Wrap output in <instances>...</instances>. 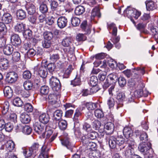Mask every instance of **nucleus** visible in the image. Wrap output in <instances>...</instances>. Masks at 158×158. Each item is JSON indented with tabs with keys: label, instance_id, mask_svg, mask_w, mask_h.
Masks as SVG:
<instances>
[{
	"label": "nucleus",
	"instance_id": "7ed1b4c3",
	"mask_svg": "<svg viewBox=\"0 0 158 158\" xmlns=\"http://www.w3.org/2000/svg\"><path fill=\"white\" fill-rule=\"evenodd\" d=\"M40 145L38 143H34L29 148V150L23 151V152L24 156L30 157L33 155L35 156L37 152L38 151Z\"/></svg>",
	"mask_w": 158,
	"mask_h": 158
},
{
	"label": "nucleus",
	"instance_id": "864d4df0",
	"mask_svg": "<svg viewBox=\"0 0 158 158\" xmlns=\"http://www.w3.org/2000/svg\"><path fill=\"white\" fill-rule=\"evenodd\" d=\"M49 91V88L48 86L43 85L40 89V93L42 94H47Z\"/></svg>",
	"mask_w": 158,
	"mask_h": 158
},
{
	"label": "nucleus",
	"instance_id": "e2e57ef3",
	"mask_svg": "<svg viewBox=\"0 0 158 158\" xmlns=\"http://www.w3.org/2000/svg\"><path fill=\"white\" fill-rule=\"evenodd\" d=\"M140 139L144 143L148 140V135L146 133L144 132H143L141 134L140 137Z\"/></svg>",
	"mask_w": 158,
	"mask_h": 158
},
{
	"label": "nucleus",
	"instance_id": "4d7b16f0",
	"mask_svg": "<svg viewBox=\"0 0 158 158\" xmlns=\"http://www.w3.org/2000/svg\"><path fill=\"white\" fill-rule=\"evenodd\" d=\"M98 135V133L94 131H92L87 134V137L92 140L95 139Z\"/></svg>",
	"mask_w": 158,
	"mask_h": 158
},
{
	"label": "nucleus",
	"instance_id": "f8f14e48",
	"mask_svg": "<svg viewBox=\"0 0 158 158\" xmlns=\"http://www.w3.org/2000/svg\"><path fill=\"white\" fill-rule=\"evenodd\" d=\"M107 139L108 140L110 148L112 149L116 148L117 149H118L116 137L110 136L107 137Z\"/></svg>",
	"mask_w": 158,
	"mask_h": 158
},
{
	"label": "nucleus",
	"instance_id": "7c9ffc66",
	"mask_svg": "<svg viewBox=\"0 0 158 158\" xmlns=\"http://www.w3.org/2000/svg\"><path fill=\"white\" fill-rule=\"evenodd\" d=\"M13 105L16 106L21 107L23 105V102L20 98L16 97L12 100Z\"/></svg>",
	"mask_w": 158,
	"mask_h": 158
},
{
	"label": "nucleus",
	"instance_id": "c03bdc74",
	"mask_svg": "<svg viewBox=\"0 0 158 158\" xmlns=\"http://www.w3.org/2000/svg\"><path fill=\"white\" fill-rule=\"evenodd\" d=\"M71 21L72 25L74 27H77L78 26L80 23V19L76 17L72 18Z\"/></svg>",
	"mask_w": 158,
	"mask_h": 158
},
{
	"label": "nucleus",
	"instance_id": "f03ea898",
	"mask_svg": "<svg viewBox=\"0 0 158 158\" xmlns=\"http://www.w3.org/2000/svg\"><path fill=\"white\" fill-rule=\"evenodd\" d=\"M33 69L34 72L38 73L39 75L43 78H45L47 76L48 71L46 67L41 64H38L34 67Z\"/></svg>",
	"mask_w": 158,
	"mask_h": 158
},
{
	"label": "nucleus",
	"instance_id": "f3484780",
	"mask_svg": "<svg viewBox=\"0 0 158 158\" xmlns=\"http://www.w3.org/2000/svg\"><path fill=\"white\" fill-rule=\"evenodd\" d=\"M13 51V48L10 44H7L3 48L4 54L6 55H10L12 54Z\"/></svg>",
	"mask_w": 158,
	"mask_h": 158
},
{
	"label": "nucleus",
	"instance_id": "9d476101",
	"mask_svg": "<svg viewBox=\"0 0 158 158\" xmlns=\"http://www.w3.org/2000/svg\"><path fill=\"white\" fill-rule=\"evenodd\" d=\"M116 142L117 143V147H118V149L121 150L125 148L126 145L124 143V140L123 136L121 135L118 136L116 137Z\"/></svg>",
	"mask_w": 158,
	"mask_h": 158
},
{
	"label": "nucleus",
	"instance_id": "2f4dec72",
	"mask_svg": "<svg viewBox=\"0 0 158 158\" xmlns=\"http://www.w3.org/2000/svg\"><path fill=\"white\" fill-rule=\"evenodd\" d=\"M23 86L25 90L29 91L33 87V83L30 81H26L24 82Z\"/></svg>",
	"mask_w": 158,
	"mask_h": 158
},
{
	"label": "nucleus",
	"instance_id": "49530a36",
	"mask_svg": "<svg viewBox=\"0 0 158 158\" xmlns=\"http://www.w3.org/2000/svg\"><path fill=\"white\" fill-rule=\"evenodd\" d=\"M98 81L97 77L94 76H93L90 77V84L92 86H95L98 84Z\"/></svg>",
	"mask_w": 158,
	"mask_h": 158
},
{
	"label": "nucleus",
	"instance_id": "aec40b11",
	"mask_svg": "<svg viewBox=\"0 0 158 158\" xmlns=\"http://www.w3.org/2000/svg\"><path fill=\"white\" fill-rule=\"evenodd\" d=\"M62 111L60 110H57L53 114V120L54 122L55 121H59L61 119L62 116Z\"/></svg>",
	"mask_w": 158,
	"mask_h": 158
},
{
	"label": "nucleus",
	"instance_id": "473e14b6",
	"mask_svg": "<svg viewBox=\"0 0 158 158\" xmlns=\"http://www.w3.org/2000/svg\"><path fill=\"white\" fill-rule=\"evenodd\" d=\"M85 11L84 7L81 6H77L74 11L76 15H80L82 14Z\"/></svg>",
	"mask_w": 158,
	"mask_h": 158
},
{
	"label": "nucleus",
	"instance_id": "ddd939ff",
	"mask_svg": "<svg viewBox=\"0 0 158 158\" xmlns=\"http://www.w3.org/2000/svg\"><path fill=\"white\" fill-rule=\"evenodd\" d=\"M58 93H55V94H50L48 96L47 98L48 102L50 104L53 105L56 103L57 99V95Z\"/></svg>",
	"mask_w": 158,
	"mask_h": 158
},
{
	"label": "nucleus",
	"instance_id": "6e6d98bb",
	"mask_svg": "<svg viewBox=\"0 0 158 158\" xmlns=\"http://www.w3.org/2000/svg\"><path fill=\"white\" fill-rule=\"evenodd\" d=\"M9 103L7 102H5L3 104L2 110V113L3 114H7L9 110Z\"/></svg>",
	"mask_w": 158,
	"mask_h": 158
},
{
	"label": "nucleus",
	"instance_id": "3c124183",
	"mask_svg": "<svg viewBox=\"0 0 158 158\" xmlns=\"http://www.w3.org/2000/svg\"><path fill=\"white\" fill-rule=\"evenodd\" d=\"M44 39L51 41L53 37L52 33L50 31H46L44 33Z\"/></svg>",
	"mask_w": 158,
	"mask_h": 158
},
{
	"label": "nucleus",
	"instance_id": "ea45409f",
	"mask_svg": "<svg viewBox=\"0 0 158 158\" xmlns=\"http://www.w3.org/2000/svg\"><path fill=\"white\" fill-rule=\"evenodd\" d=\"M71 43V40L69 37H65L62 40L61 44L64 47H68Z\"/></svg>",
	"mask_w": 158,
	"mask_h": 158
},
{
	"label": "nucleus",
	"instance_id": "20e7f679",
	"mask_svg": "<svg viewBox=\"0 0 158 158\" xmlns=\"http://www.w3.org/2000/svg\"><path fill=\"white\" fill-rule=\"evenodd\" d=\"M35 131L39 135H41L42 136L45 135V133L48 127L45 125L41 124L39 123H35L34 125Z\"/></svg>",
	"mask_w": 158,
	"mask_h": 158
},
{
	"label": "nucleus",
	"instance_id": "37998d69",
	"mask_svg": "<svg viewBox=\"0 0 158 158\" xmlns=\"http://www.w3.org/2000/svg\"><path fill=\"white\" fill-rule=\"evenodd\" d=\"M23 34L25 37L27 38L30 39L31 38L32 36V32L29 29H25L24 32H23Z\"/></svg>",
	"mask_w": 158,
	"mask_h": 158
},
{
	"label": "nucleus",
	"instance_id": "6e6552de",
	"mask_svg": "<svg viewBox=\"0 0 158 158\" xmlns=\"http://www.w3.org/2000/svg\"><path fill=\"white\" fill-rule=\"evenodd\" d=\"M10 41L12 44L15 46H18L21 43V39L19 35L15 34L11 35Z\"/></svg>",
	"mask_w": 158,
	"mask_h": 158
},
{
	"label": "nucleus",
	"instance_id": "a878e982",
	"mask_svg": "<svg viewBox=\"0 0 158 158\" xmlns=\"http://www.w3.org/2000/svg\"><path fill=\"white\" fill-rule=\"evenodd\" d=\"M134 149L127 148L126 150L123 152V156L126 158H132L134 155Z\"/></svg>",
	"mask_w": 158,
	"mask_h": 158
},
{
	"label": "nucleus",
	"instance_id": "5701e85b",
	"mask_svg": "<svg viewBox=\"0 0 158 158\" xmlns=\"http://www.w3.org/2000/svg\"><path fill=\"white\" fill-rule=\"evenodd\" d=\"M58 123L59 127L60 129L62 130H65L67 128V123L65 120L57 121L56 123V125L52 127V128H56L57 126L56 123Z\"/></svg>",
	"mask_w": 158,
	"mask_h": 158
},
{
	"label": "nucleus",
	"instance_id": "dca6fc26",
	"mask_svg": "<svg viewBox=\"0 0 158 158\" xmlns=\"http://www.w3.org/2000/svg\"><path fill=\"white\" fill-rule=\"evenodd\" d=\"M39 119L40 122L44 124H46L49 121L50 117L48 114L43 113L40 115Z\"/></svg>",
	"mask_w": 158,
	"mask_h": 158
},
{
	"label": "nucleus",
	"instance_id": "603ef678",
	"mask_svg": "<svg viewBox=\"0 0 158 158\" xmlns=\"http://www.w3.org/2000/svg\"><path fill=\"white\" fill-rule=\"evenodd\" d=\"M39 9L40 11L43 14L47 13L48 10L47 5L43 3L40 5Z\"/></svg>",
	"mask_w": 158,
	"mask_h": 158
},
{
	"label": "nucleus",
	"instance_id": "5fc2aeb1",
	"mask_svg": "<svg viewBox=\"0 0 158 158\" xmlns=\"http://www.w3.org/2000/svg\"><path fill=\"white\" fill-rule=\"evenodd\" d=\"M50 86L54 92H56L59 93L61 88V84L60 82H59L58 85L56 84Z\"/></svg>",
	"mask_w": 158,
	"mask_h": 158
},
{
	"label": "nucleus",
	"instance_id": "69168bd1",
	"mask_svg": "<svg viewBox=\"0 0 158 158\" xmlns=\"http://www.w3.org/2000/svg\"><path fill=\"white\" fill-rule=\"evenodd\" d=\"M101 125L100 122L98 120H94L92 124L93 128L96 130H98L99 129Z\"/></svg>",
	"mask_w": 158,
	"mask_h": 158
},
{
	"label": "nucleus",
	"instance_id": "58836bf2",
	"mask_svg": "<svg viewBox=\"0 0 158 158\" xmlns=\"http://www.w3.org/2000/svg\"><path fill=\"white\" fill-rule=\"evenodd\" d=\"M41 53L38 50L37 51L35 50L33 48H31L29 49L27 52V56L29 57H32L35 55L40 54Z\"/></svg>",
	"mask_w": 158,
	"mask_h": 158
},
{
	"label": "nucleus",
	"instance_id": "b1692460",
	"mask_svg": "<svg viewBox=\"0 0 158 158\" xmlns=\"http://www.w3.org/2000/svg\"><path fill=\"white\" fill-rule=\"evenodd\" d=\"M101 16L100 10L98 7H96L92 10L91 15V19L92 20L94 19L95 17L99 18Z\"/></svg>",
	"mask_w": 158,
	"mask_h": 158
},
{
	"label": "nucleus",
	"instance_id": "338daca9",
	"mask_svg": "<svg viewBox=\"0 0 158 158\" xmlns=\"http://www.w3.org/2000/svg\"><path fill=\"white\" fill-rule=\"evenodd\" d=\"M118 83L120 86L123 87L126 84V81L124 78L123 77H120L118 78Z\"/></svg>",
	"mask_w": 158,
	"mask_h": 158
},
{
	"label": "nucleus",
	"instance_id": "6ab92c4d",
	"mask_svg": "<svg viewBox=\"0 0 158 158\" xmlns=\"http://www.w3.org/2000/svg\"><path fill=\"white\" fill-rule=\"evenodd\" d=\"M2 19L3 22L8 24L11 22L12 17L10 14L7 13H5L3 15Z\"/></svg>",
	"mask_w": 158,
	"mask_h": 158
},
{
	"label": "nucleus",
	"instance_id": "052dcab7",
	"mask_svg": "<svg viewBox=\"0 0 158 158\" xmlns=\"http://www.w3.org/2000/svg\"><path fill=\"white\" fill-rule=\"evenodd\" d=\"M25 110L28 112H31L32 111L33 107L32 106L30 103H27L24 106Z\"/></svg>",
	"mask_w": 158,
	"mask_h": 158
},
{
	"label": "nucleus",
	"instance_id": "e433bc0d",
	"mask_svg": "<svg viewBox=\"0 0 158 158\" xmlns=\"http://www.w3.org/2000/svg\"><path fill=\"white\" fill-rule=\"evenodd\" d=\"M6 148L10 152L13 150L15 147V144L13 141L10 140L7 141L5 144Z\"/></svg>",
	"mask_w": 158,
	"mask_h": 158
},
{
	"label": "nucleus",
	"instance_id": "1a4fd4ad",
	"mask_svg": "<svg viewBox=\"0 0 158 158\" xmlns=\"http://www.w3.org/2000/svg\"><path fill=\"white\" fill-rule=\"evenodd\" d=\"M25 8L29 15H33L36 11V7L32 2H27L25 5Z\"/></svg>",
	"mask_w": 158,
	"mask_h": 158
},
{
	"label": "nucleus",
	"instance_id": "f704fd0d",
	"mask_svg": "<svg viewBox=\"0 0 158 158\" xmlns=\"http://www.w3.org/2000/svg\"><path fill=\"white\" fill-rule=\"evenodd\" d=\"M47 69L49 72L52 74V75H54V73H55V70L56 69V65L54 63H50L47 66Z\"/></svg>",
	"mask_w": 158,
	"mask_h": 158
},
{
	"label": "nucleus",
	"instance_id": "bf43d9fd",
	"mask_svg": "<svg viewBox=\"0 0 158 158\" xmlns=\"http://www.w3.org/2000/svg\"><path fill=\"white\" fill-rule=\"evenodd\" d=\"M76 38L77 41H81L86 40L87 37L84 34L79 33L77 35Z\"/></svg>",
	"mask_w": 158,
	"mask_h": 158
},
{
	"label": "nucleus",
	"instance_id": "393cba45",
	"mask_svg": "<svg viewBox=\"0 0 158 158\" xmlns=\"http://www.w3.org/2000/svg\"><path fill=\"white\" fill-rule=\"evenodd\" d=\"M3 92L5 96L8 98H10L13 95L12 90L9 86H6L4 88Z\"/></svg>",
	"mask_w": 158,
	"mask_h": 158
},
{
	"label": "nucleus",
	"instance_id": "8fccbe9b",
	"mask_svg": "<svg viewBox=\"0 0 158 158\" xmlns=\"http://www.w3.org/2000/svg\"><path fill=\"white\" fill-rule=\"evenodd\" d=\"M144 155V158H156L155 154L152 149H150Z\"/></svg>",
	"mask_w": 158,
	"mask_h": 158
},
{
	"label": "nucleus",
	"instance_id": "c9c22d12",
	"mask_svg": "<svg viewBox=\"0 0 158 158\" xmlns=\"http://www.w3.org/2000/svg\"><path fill=\"white\" fill-rule=\"evenodd\" d=\"M48 1L50 3V8L52 10H56L58 5V2L55 0H48Z\"/></svg>",
	"mask_w": 158,
	"mask_h": 158
},
{
	"label": "nucleus",
	"instance_id": "13d9d810",
	"mask_svg": "<svg viewBox=\"0 0 158 158\" xmlns=\"http://www.w3.org/2000/svg\"><path fill=\"white\" fill-rule=\"evenodd\" d=\"M110 29H112V35L113 36H116L117 34V28L115 27L114 23H112L109 26Z\"/></svg>",
	"mask_w": 158,
	"mask_h": 158
},
{
	"label": "nucleus",
	"instance_id": "2eb2a0df",
	"mask_svg": "<svg viewBox=\"0 0 158 158\" xmlns=\"http://www.w3.org/2000/svg\"><path fill=\"white\" fill-rule=\"evenodd\" d=\"M104 128L107 130L106 132L107 134H110L113 133L114 131V124L111 122L107 123L105 124Z\"/></svg>",
	"mask_w": 158,
	"mask_h": 158
},
{
	"label": "nucleus",
	"instance_id": "a18cd8bd",
	"mask_svg": "<svg viewBox=\"0 0 158 158\" xmlns=\"http://www.w3.org/2000/svg\"><path fill=\"white\" fill-rule=\"evenodd\" d=\"M144 91L142 89L135 91L133 94L134 97L135 98H139L144 95Z\"/></svg>",
	"mask_w": 158,
	"mask_h": 158
},
{
	"label": "nucleus",
	"instance_id": "de8ad7c7",
	"mask_svg": "<svg viewBox=\"0 0 158 158\" xmlns=\"http://www.w3.org/2000/svg\"><path fill=\"white\" fill-rule=\"evenodd\" d=\"M81 114V113L79 110L77 109L74 114V116L73 118V120L74 122V124L78 123H79L78 118L79 116Z\"/></svg>",
	"mask_w": 158,
	"mask_h": 158
},
{
	"label": "nucleus",
	"instance_id": "4468645a",
	"mask_svg": "<svg viewBox=\"0 0 158 158\" xmlns=\"http://www.w3.org/2000/svg\"><path fill=\"white\" fill-rule=\"evenodd\" d=\"M49 150V149L47 148L45 146H43L41 148V153L38 158H48Z\"/></svg>",
	"mask_w": 158,
	"mask_h": 158
},
{
	"label": "nucleus",
	"instance_id": "423d86ee",
	"mask_svg": "<svg viewBox=\"0 0 158 158\" xmlns=\"http://www.w3.org/2000/svg\"><path fill=\"white\" fill-rule=\"evenodd\" d=\"M68 20L65 16H60L57 20L58 26L60 28H63L66 27L67 24Z\"/></svg>",
	"mask_w": 158,
	"mask_h": 158
},
{
	"label": "nucleus",
	"instance_id": "72a5a7b5",
	"mask_svg": "<svg viewBox=\"0 0 158 158\" xmlns=\"http://www.w3.org/2000/svg\"><path fill=\"white\" fill-rule=\"evenodd\" d=\"M95 116L98 118L102 119L104 118V114L102 110L100 109H97L94 111Z\"/></svg>",
	"mask_w": 158,
	"mask_h": 158
},
{
	"label": "nucleus",
	"instance_id": "a19ab883",
	"mask_svg": "<svg viewBox=\"0 0 158 158\" xmlns=\"http://www.w3.org/2000/svg\"><path fill=\"white\" fill-rule=\"evenodd\" d=\"M31 128L30 126L27 125H23L22 131L25 134L29 135L31 133Z\"/></svg>",
	"mask_w": 158,
	"mask_h": 158
},
{
	"label": "nucleus",
	"instance_id": "09e8293b",
	"mask_svg": "<svg viewBox=\"0 0 158 158\" xmlns=\"http://www.w3.org/2000/svg\"><path fill=\"white\" fill-rule=\"evenodd\" d=\"M20 53L18 52H14L12 55V59L13 61L17 62L20 59Z\"/></svg>",
	"mask_w": 158,
	"mask_h": 158
},
{
	"label": "nucleus",
	"instance_id": "4be33fe9",
	"mask_svg": "<svg viewBox=\"0 0 158 158\" xmlns=\"http://www.w3.org/2000/svg\"><path fill=\"white\" fill-rule=\"evenodd\" d=\"M60 77L59 74H56V75H52L49 79V84L50 85L55 84H58L59 82H60L58 78V76Z\"/></svg>",
	"mask_w": 158,
	"mask_h": 158
},
{
	"label": "nucleus",
	"instance_id": "9b49d317",
	"mask_svg": "<svg viewBox=\"0 0 158 158\" xmlns=\"http://www.w3.org/2000/svg\"><path fill=\"white\" fill-rule=\"evenodd\" d=\"M61 143L62 145L66 147L68 149L71 150L73 147L70 142L69 138L68 136L64 137L60 139Z\"/></svg>",
	"mask_w": 158,
	"mask_h": 158
},
{
	"label": "nucleus",
	"instance_id": "79ce46f5",
	"mask_svg": "<svg viewBox=\"0 0 158 158\" xmlns=\"http://www.w3.org/2000/svg\"><path fill=\"white\" fill-rule=\"evenodd\" d=\"M107 79H110L112 83H115L118 78L117 74L116 73H111L107 77Z\"/></svg>",
	"mask_w": 158,
	"mask_h": 158
},
{
	"label": "nucleus",
	"instance_id": "0e129e2a",
	"mask_svg": "<svg viewBox=\"0 0 158 158\" xmlns=\"http://www.w3.org/2000/svg\"><path fill=\"white\" fill-rule=\"evenodd\" d=\"M52 44L51 41L44 40L42 42V45L43 47L48 48H49Z\"/></svg>",
	"mask_w": 158,
	"mask_h": 158
},
{
	"label": "nucleus",
	"instance_id": "bb28decb",
	"mask_svg": "<svg viewBox=\"0 0 158 158\" xmlns=\"http://www.w3.org/2000/svg\"><path fill=\"white\" fill-rule=\"evenodd\" d=\"M127 140L126 141V144L127 145V148H130L134 149V148L136 146V143L135 142L134 139L131 137L127 139Z\"/></svg>",
	"mask_w": 158,
	"mask_h": 158
},
{
	"label": "nucleus",
	"instance_id": "0eeeda50",
	"mask_svg": "<svg viewBox=\"0 0 158 158\" xmlns=\"http://www.w3.org/2000/svg\"><path fill=\"white\" fill-rule=\"evenodd\" d=\"M26 24L21 22H17L14 26V30L15 32L18 33H23L26 28Z\"/></svg>",
	"mask_w": 158,
	"mask_h": 158
},
{
	"label": "nucleus",
	"instance_id": "774afa93",
	"mask_svg": "<svg viewBox=\"0 0 158 158\" xmlns=\"http://www.w3.org/2000/svg\"><path fill=\"white\" fill-rule=\"evenodd\" d=\"M60 58V56L59 54H53L50 55V59L52 61L55 62Z\"/></svg>",
	"mask_w": 158,
	"mask_h": 158
},
{
	"label": "nucleus",
	"instance_id": "c85d7f7f",
	"mask_svg": "<svg viewBox=\"0 0 158 158\" xmlns=\"http://www.w3.org/2000/svg\"><path fill=\"white\" fill-rule=\"evenodd\" d=\"M9 65V61L6 58H3L0 63V68L2 70L7 69Z\"/></svg>",
	"mask_w": 158,
	"mask_h": 158
},
{
	"label": "nucleus",
	"instance_id": "4c0bfd02",
	"mask_svg": "<svg viewBox=\"0 0 158 158\" xmlns=\"http://www.w3.org/2000/svg\"><path fill=\"white\" fill-rule=\"evenodd\" d=\"M98 103L91 102H87L86 104V106L87 109L89 110H94L97 107Z\"/></svg>",
	"mask_w": 158,
	"mask_h": 158
},
{
	"label": "nucleus",
	"instance_id": "680f3d73",
	"mask_svg": "<svg viewBox=\"0 0 158 158\" xmlns=\"http://www.w3.org/2000/svg\"><path fill=\"white\" fill-rule=\"evenodd\" d=\"M56 18L52 16L51 17L48 18L46 20V23L49 25H52L55 21Z\"/></svg>",
	"mask_w": 158,
	"mask_h": 158
},
{
	"label": "nucleus",
	"instance_id": "412c9836",
	"mask_svg": "<svg viewBox=\"0 0 158 158\" xmlns=\"http://www.w3.org/2000/svg\"><path fill=\"white\" fill-rule=\"evenodd\" d=\"M16 15L18 19L22 20L26 18L27 13L24 10L22 9H20L17 10Z\"/></svg>",
	"mask_w": 158,
	"mask_h": 158
},
{
	"label": "nucleus",
	"instance_id": "a211bd4d",
	"mask_svg": "<svg viewBox=\"0 0 158 158\" xmlns=\"http://www.w3.org/2000/svg\"><path fill=\"white\" fill-rule=\"evenodd\" d=\"M123 133L125 137L128 139L131 137V136L132 135L133 131L131 128L126 127L124 128Z\"/></svg>",
	"mask_w": 158,
	"mask_h": 158
},
{
	"label": "nucleus",
	"instance_id": "39448f33",
	"mask_svg": "<svg viewBox=\"0 0 158 158\" xmlns=\"http://www.w3.org/2000/svg\"><path fill=\"white\" fill-rule=\"evenodd\" d=\"M139 150L143 153V155L147 153L150 149H152L151 147V144L146 143H140L138 146Z\"/></svg>",
	"mask_w": 158,
	"mask_h": 158
},
{
	"label": "nucleus",
	"instance_id": "cd10ccee",
	"mask_svg": "<svg viewBox=\"0 0 158 158\" xmlns=\"http://www.w3.org/2000/svg\"><path fill=\"white\" fill-rule=\"evenodd\" d=\"M20 119L22 123L24 124L28 123L31 120V118L29 116L26 114H21L20 116Z\"/></svg>",
	"mask_w": 158,
	"mask_h": 158
},
{
	"label": "nucleus",
	"instance_id": "f257e3e1",
	"mask_svg": "<svg viewBox=\"0 0 158 158\" xmlns=\"http://www.w3.org/2000/svg\"><path fill=\"white\" fill-rule=\"evenodd\" d=\"M125 13L127 16L128 17H130L131 21L135 24V22L132 19V17L135 18V19H138V17L141 15V12L138 11L135 9H133L131 8H127L125 10Z\"/></svg>",
	"mask_w": 158,
	"mask_h": 158
},
{
	"label": "nucleus",
	"instance_id": "c756f323",
	"mask_svg": "<svg viewBox=\"0 0 158 158\" xmlns=\"http://www.w3.org/2000/svg\"><path fill=\"white\" fill-rule=\"evenodd\" d=\"M146 4L147 9L148 10H152L156 9V4L152 1H148Z\"/></svg>",
	"mask_w": 158,
	"mask_h": 158
}]
</instances>
